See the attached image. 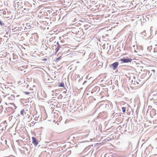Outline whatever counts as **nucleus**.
<instances>
[{"label": "nucleus", "mask_w": 157, "mask_h": 157, "mask_svg": "<svg viewBox=\"0 0 157 157\" xmlns=\"http://www.w3.org/2000/svg\"><path fill=\"white\" fill-rule=\"evenodd\" d=\"M56 44L57 45V46H56V45H55L54 46H56V52H55V54L56 55L57 53L58 52L59 50H60L61 53H62V55H67L68 54H67V52H66L65 51V50L66 48H67V47H64L63 45H60L59 44L58 42H57L56 43Z\"/></svg>", "instance_id": "f257e3e1"}, {"label": "nucleus", "mask_w": 157, "mask_h": 157, "mask_svg": "<svg viewBox=\"0 0 157 157\" xmlns=\"http://www.w3.org/2000/svg\"><path fill=\"white\" fill-rule=\"evenodd\" d=\"M81 28L79 27V26L75 25L74 27H72V32L73 33L76 34L78 33V31H79Z\"/></svg>", "instance_id": "f03ea898"}, {"label": "nucleus", "mask_w": 157, "mask_h": 157, "mask_svg": "<svg viewBox=\"0 0 157 157\" xmlns=\"http://www.w3.org/2000/svg\"><path fill=\"white\" fill-rule=\"evenodd\" d=\"M85 33L83 31V29H81L79 31H78L76 34L77 37L79 38L83 37Z\"/></svg>", "instance_id": "7ed1b4c3"}, {"label": "nucleus", "mask_w": 157, "mask_h": 157, "mask_svg": "<svg viewBox=\"0 0 157 157\" xmlns=\"http://www.w3.org/2000/svg\"><path fill=\"white\" fill-rule=\"evenodd\" d=\"M132 59H129L127 57L126 58H124L121 59L120 60L123 63H128L131 62L132 61Z\"/></svg>", "instance_id": "20e7f679"}, {"label": "nucleus", "mask_w": 157, "mask_h": 157, "mask_svg": "<svg viewBox=\"0 0 157 157\" xmlns=\"http://www.w3.org/2000/svg\"><path fill=\"white\" fill-rule=\"evenodd\" d=\"M119 63L118 62H116L111 65L112 68L113 70H115L117 68Z\"/></svg>", "instance_id": "39448f33"}, {"label": "nucleus", "mask_w": 157, "mask_h": 157, "mask_svg": "<svg viewBox=\"0 0 157 157\" xmlns=\"http://www.w3.org/2000/svg\"><path fill=\"white\" fill-rule=\"evenodd\" d=\"M32 143L36 146L38 144V142L35 138L34 137H32Z\"/></svg>", "instance_id": "423d86ee"}, {"label": "nucleus", "mask_w": 157, "mask_h": 157, "mask_svg": "<svg viewBox=\"0 0 157 157\" xmlns=\"http://www.w3.org/2000/svg\"><path fill=\"white\" fill-rule=\"evenodd\" d=\"M26 111H28V110L27 109H22L20 111V114L23 116H25L26 115Z\"/></svg>", "instance_id": "0eeeda50"}, {"label": "nucleus", "mask_w": 157, "mask_h": 157, "mask_svg": "<svg viewBox=\"0 0 157 157\" xmlns=\"http://www.w3.org/2000/svg\"><path fill=\"white\" fill-rule=\"evenodd\" d=\"M150 113L151 115L153 116H154L156 114V110L154 109H152L150 111Z\"/></svg>", "instance_id": "6e6552de"}, {"label": "nucleus", "mask_w": 157, "mask_h": 157, "mask_svg": "<svg viewBox=\"0 0 157 157\" xmlns=\"http://www.w3.org/2000/svg\"><path fill=\"white\" fill-rule=\"evenodd\" d=\"M0 26H1L2 28H8L7 26H5V24L1 20H0Z\"/></svg>", "instance_id": "1a4fd4ad"}, {"label": "nucleus", "mask_w": 157, "mask_h": 157, "mask_svg": "<svg viewBox=\"0 0 157 157\" xmlns=\"http://www.w3.org/2000/svg\"><path fill=\"white\" fill-rule=\"evenodd\" d=\"M64 56L65 55H62L61 56H60L58 58H57L56 59L55 61L56 62H58V61H59L60 60H61V59L62 56Z\"/></svg>", "instance_id": "9d476101"}, {"label": "nucleus", "mask_w": 157, "mask_h": 157, "mask_svg": "<svg viewBox=\"0 0 157 157\" xmlns=\"http://www.w3.org/2000/svg\"><path fill=\"white\" fill-rule=\"evenodd\" d=\"M154 55L157 56V48H155L154 49Z\"/></svg>", "instance_id": "9b49d317"}, {"label": "nucleus", "mask_w": 157, "mask_h": 157, "mask_svg": "<svg viewBox=\"0 0 157 157\" xmlns=\"http://www.w3.org/2000/svg\"><path fill=\"white\" fill-rule=\"evenodd\" d=\"M64 84L63 83H59V86L60 87H64Z\"/></svg>", "instance_id": "f8f14e48"}, {"label": "nucleus", "mask_w": 157, "mask_h": 157, "mask_svg": "<svg viewBox=\"0 0 157 157\" xmlns=\"http://www.w3.org/2000/svg\"><path fill=\"white\" fill-rule=\"evenodd\" d=\"M141 34L142 35H143L144 36H146V31L145 30L143 31L141 33Z\"/></svg>", "instance_id": "ddd939ff"}, {"label": "nucleus", "mask_w": 157, "mask_h": 157, "mask_svg": "<svg viewBox=\"0 0 157 157\" xmlns=\"http://www.w3.org/2000/svg\"><path fill=\"white\" fill-rule=\"evenodd\" d=\"M19 28L18 27H14L13 29H12V30H14V31H17L19 29Z\"/></svg>", "instance_id": "4468645a"}, {"label": "nucleus", "mask_w": 157, "mask_h": 157, "mask_svg": "<svg viewBox=\"0 0 157 157\" xmlns=\"http://www.w3.org/2000/svg\"><path fill=\"white\" fill-rule=\"evenodd\" d=\"M146 73H148V74H149V76H151L152 75V73H150V72L149 70H146Z\"/></svg>", "instance_id": "2eb2a0df"}, {"label": "nucleus", "mask_w": 157, "mask_h": 157, "mask_svg": "<svg viewBox=\"0 0 157 157\" xmlns=\"http://www.w3.org/2000/svg\"><path fill=\"white\" fill-rule=\"evenodd\" d=\"M122 110L123 113H124L126 111V108L124 107H123L122 108Z\"/></svg>", "instance_id": "dca6fc26"}, {"label": "nucleus", "mask_w": 157, "mask_h": 157, "mask_svg": "<svg viewBox=\"0 0 157 157\" xmlns=\"http://www.w3.org/2000/svg\"><path fill=\"white\" fill-rule=\"evenodd\" d=\"M98 89H99V87L98 86H96V87H95L94 88V89H93V90L94 91H95V90H97ZM98 90H99V89H98Z\"/></svg>", "instance_id": "f3484780"}, {"label": "nucleus", "mask_w": 157, "mask_h": 157, "mask_svg": "<svg viewBox=\"0 0 157 157\" xmlns=\"http://www.w3.org/2000/svg\"><path fill=\"white\" fill-rule=\"evenodd\" d=\"M47 60V59L44 58L42 60V61L43 62H46Z\"/></svg>", "instance_id": "a211bd4d"}, {"label": "nucleus", "mask_w": 157, "mask_h": 157, "mask_svg": "<svg viewBox=\"0 0 157 157\" xmlns=\"http://www.w3.org/2000/svg\"><path fill=\"white\" fill-rule=\"evenodd\" d=\"M26 26H27V27H26V28H27L28 29H30L31 27H30V26L29 25H27Z\"/></svg>", "instance_id": "6ab92c4d"}, {"label": "nucleus", "mask_w": 157, "mask_h": 157, "mask_svg": "<svg viewBox=\"0 0 157 157\" xmlns=\"http://www.w3.org/2000/svg\"><path fill=\"white\" fill-rule=\"evenodd\" d=\"M24 93L28 95L29 94L30 92H25Z\"/></svg>", "instance_id": "aec40b11"}, {"label": "nucleus", "mask_w": 157, "mask_h": 157, "mask_svg": "<svg viewBox=\"0 0 157 157\" xmlns=\"http://www.w3.org/2000/svg\"><path fill=\"white\" fill-rule=\"evenodd\" d=\"M105 44H104L102 46V48L103 49H105Z\"/></svg>", "instance_id": "412c9836"}, {"label": "nucleus", "mask_w": 157, "mask_h": 157, "mask_svg": "<svg viewBox=\"0 0 157 157\" xmlns=\"http://www.w3.org/2000/svg\"><path fill=\"white\" fill-rule=\"evenodd\" d=\"M151 72H152L153 74H154L155 71V70H152L151 71Z\"/></svg>", "instance_id": "4be33fe9"}, {"label": "nucleus", "mask_w": 157, "mask_h": 157, "mask_svg": "<svg viewBox=\"0 0 157 157\" xmlns=\"http://www.w3.org/2000/svg\"><path fill=\"white\" fill-rule=\"evenodd\" d=\"M118 128H119V129H120L121 128H122V127L121 125H120L118 126Z\"/></svg>", "instance_id": "5701e85b"}, {"label": "nucleus", "mask_w": 157, "mask_h": 157, "mask_svg": "<svg viewBox=\"0 0 157 157\" xmlns=\"http://www.w3.org/2000/svg\"><path fill=\"white\" fill-rule=\"evenodd\" d=\"M78 78H80V76L79 75H77V77Z\"/></svg>", "instance_id": "b1692460"}, {"label": "nucleus", "mask_w": 157, "mask_h": 157, "mask_svg": "<svg viewBox=\"0 0 157 157\" xmlns=\"http://www.w3.org/2000/svg\"><path fill=\"white\" fill-rule=\"evenodd\" d=\"M88 26V25H84V27H87V26Z\"/></svg>", "instance_id": "393cba45"}, {"label": "nucleus", "mask_w": 157, "mask_h": 157, "mask_svg": "<svg viewBox=\"0 0 157 157\" xmlns=\"http://www.w3.org/2000/svg\"><path fill=\"white\" fill-rule=\"evenodd\" d=\"M86 82V81H85L83 83V84H84Z\"/></svg>", "instance_id": "a878e982"}, {"label": "nucleus", "mask_w": 157, "mask_h": 157, "mask_svg": "<svg viewBox=\"0 0 157 157\" xmlns=\"http://www.w3.org/2000/svg\"><path fill=\"white\" fill-rule=\"evenodd\" d=\"M155 95H156L157 96V92H156L155 94Z\"/></svg>", "instance_id": "bb28decb"}, {"label": "nucleus", "mask_w": 157, "mask_h": 157, "mask_svg": "<svg viewBox=\"0 0 157 157\" xmlns=\"http://www.w3.org/2000/svg\"><path fill=\"white\" fill-rule=\"evenodd\" d=\"M155 102L156 103V104L157 105V101H156V102L155 101Z\"/></svg>", "instance_id": "cd10ccee"}, {"label": "nucleus", "mask_w": 157, "mask_h": 157, "mask_svg": "<svg viewBox=\"0 0 157 157\" xmlns=\"http://www.w3.org/2000/svg\"><path fill=\"white\" fill-rule=\"evenodd\" d=\"M60 42H61L62 43V42H63V41H62V40H61V41H60Z\"/></svg>", "instance_id": "c85d7f7f"}, {"label": "nucleus", "mask_w": 157, "mask_h": 157, "mask_svg": "<svg viewBox=\"0 0 157 157\" xmlns=\"http://www.w3.org/2000/svg\"><path fill=\"white\" fill-rule=\"evenodd\" d=\"M8 33V32H6V34H7Z\"/></svg>", "instance_id": "c756f323"}, {"label": "nucleus", "mask_w": 157, "mask_h": 157, "mask_svg": "<svg viewBox=\"0 0 157 157\" xmlns=\"http://www.w3.org/2000/svg\"><path fill=\"white\" fill-rule=\"evenodd\" d=\"M137 82V84H139V83Z\"/></svg>", "instance_id": "7c9ffc66"}, {"label": "nucleus", "mask_w": 157, "mask_h": 157, "mask_svg": "<svg viewBox=\"0 0 157 157\" xmlns=\"http://www.w3.org/2000/svg\"><path fill=\"white\" fill-rule=\"evenodd\" d=\"M52 47H54V46L53 45H52Z\"/></svg>", "instance_id": "2f4dec72"}, {"label": "nucleus", "mask_w": 157, "mask_h": 157, "mask_svg": "<svg viewBox=\"0 0 157 157\" xmlns=\"http://www.w3.org/2000/svg\"><path fill=\"white\" fill-rule=\"evenodd\" d=\"M156 149H157V147H156Z\"/></svg>", "instance_id": "473e14b6"}]
</instances>
